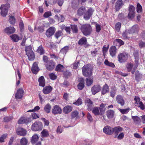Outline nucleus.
<instances>
[{
    "label": "nucleus",
    "mask_w": 145,
    "mask_h": 145,
    "mask_svg": "<svg viewBox=\"0 0 145 145\" xmlns=\"http://www.w3.org/2000/svg\"><path fill=\"white\" fill-rule=\"evenodd\" d=\"M105 63L106 65L112 67H114L115 66L113 63L109 62L107 60H105Z\"/></svg>",
    "instance_id": "3c124183"
},
{
    "label": "nucleus",
    "mask_w": 145,
    "mask_h": 145,
    "mask_svg": "<svg viewBox=\"0 0 145 145\" xmlns=\"http://www.w3.org/2000/svg\"><path fill=\"white\" fill-rule=\"evenodd\" d=\"M114 132L115 134L117 135L118 133L122 131L123 128L120 126H117L113 128Z\"/></svg>",
    "instance_id": "c756f323"
},
{
    "label": "nucleus",
    "mask_w": 145,
    "mask_h": 145,
    "mask_svg": "<svg viewBox=\"0 0 145 145\" xmlns=\"http://www.w3.org/2000/svg\"><path fill=\"white\" fill-rule=\"evenodd\" d=\"M49 76L50 79L52 80H55L57 78V76L53 73L50 74Z\"/></svg>",
    "instance_id": "bf43d9fd"
},
{
    "label": "nucleus",
    "mask_w": 145,
    "mask_h": 145,
    "mask_svg": "<svg viewBox=\"0 0 145 145\" xmlns=\"http://www.w3.org/2000/svg\"><path fill=\"white\" fill-rule=\"evenodd\" d=\"M80 82L78 85V88L80 90L84 88V79L83 78H80L79 80Z\"/></svg>",
    "instance_id": "cd10ccee"
},
{
    "label": "nucleus",
    "mask_w": 145,
    "mask_h": 145,
    "mask_svg": "<svg viewBox=\"0 0 145 145\" xmlns=\"http://www.w3.org/2000/svg\"><path fill=\"white\" fill-rule=\"evenodd\" d=\"M42 125L41 122L39 121L35 122L31 126V129L34 131L41 130L42 129Z\"/></svg>",
    "instance_id": "39448f33"
},
{
    "label": "nucleus",
    "mask_w": 145,
    "mask_h": 145,
    "mask_svg": "<svg viewBox=\"0 0 145 145\" xmlns=\"http://www.w3.org/2000/svg\"><path fill=\"white\" fill-rule=\"evenodd\" d=\"M69 47L68 46H65L61 49L60 52L63 54H65L68 50Z\"/></svg>",
    "instance_id": "8fccbe9b"
},
{
    "label": "nucleus",
    "mask_w": 145,
    "mask_h": 145,
    "mask_svg": "<svg viewBox=\"0 0 145 145\" xmlns=\"http://www.w3.org/2000/svg\"><path fill=\"white\" fill-rule=\"evenodd\" d=\"M114 44H118L120 46L123 45L124 44L123 42L120 39H116L114 41Z\"/></svg>",
    "instance_id": "58836bf2"
},
{
    "label": "nucleus",
    "mask_w": 145,
    "mask_h": 145,
    "mask_svg": "<svg viewBox=\"0 0 145 145\" xmlns=\"http://www.w3.org/2000/svg\"><path fill=\"white\" fill-rule=\"evenodd\" d=\"M109 52L110 55L114 57L115 56L116 53V47L114 46H112L111 47L109 50Z\"/></svg>",
    "instance_id": "393cba45"
},
{
    "label": "nucleus",
    "mask_w": 145,
    "mask_h": 145,
    "mask_svg": "<svg viewBox=\"0 0 145 145\" xmlns=\"http://www.w3.org/2000/svg\"><path fill=\"white\" fill-rule=\"evenodd\" d=\"M55 63L51 60L48 61L46 65V69L48 70H52L54 68Z\"/></svg>",
    "instance_id": "9d476101"
},
{
    "label": "nucleus",
    "mask_w": 145,
    "mask_h": 145,
    "mask_svg": "<svg viewBox=\"0 0 145 145\" xmlns=\"http://www.w3.org/2000/svg\"><path fill=\"white\" fill-rule=\"evenodd\" d=\"M79 63V62H76L72 64V67L74 69H77Z\"/></svg>",
    "instance_id": "e2e57ef3"
},
{
    "label": "nucleus",
    "mask_w": 145,
    "mask_h": 145,
    "mask_svg": "<svg viewBox=\"0 0 145 145\" xmlns=\"http://www.w3.org/2000/svg\"><path fill=\"white\" fill-rule=\"evenodd\" d=\"M133 66V65L131 63H129L127 64V68L128 71L129 72L131 70Z\"/></svg>",
    "instance_id": "680f3d73"
},
{
    "label": "nucleus",
    "mask_w": 145,
    "mask_h": 145,
    "mask_svg": "<svg viewBox=\"0 0 145 145\" xmlns=\"http://www.w3.org/2000/svg\"><path fill=\"white\" fill-rule=\"evenodd\" d=\"M134 100L135 101V106H138L140 101V98L138 96H135L134 98Z\"/></svg>",
    "instance_id": "09e8293b"
},
{
    "label": "nucleus",
    "mask_w": 145,
    "mask_h": 145,
    "mask_svg": "<svg viewBox=\"0 0 145 145\" xmlns=\"http://www.w3.org/2000/svg\"><path fill=\"white\" fill-rule=\"evenodd\" d=\"M17 135L20 136H25L26 134V131L24 129L18 128L17 130Z\"/></svg>",
    "instance_id": "6ab92c4d"
},
{
    "label": "nucleus",
    "mask_w": 145,
    "mask_h": 145,
    "mask_svg": "<svg viewBox=\"0 0 145 145\" xmlns=\"http://www.w3.org/2000/svg\"><path fill=\"white\" fill-rule=\"evenodd\" d=\"M101 87L99 85L94 86L91 89L92 94L94 95H95L99 92L101 90Z\"/></svg>",
    "instance_id": "4468645a"
},
{
    "label": "nucleus",
    "mask_w": 145,
    "mask_h": 145,
    "mask_svg": "<svg viewBox=\"0 0 145 145\" xmlns=\"http://www.w3.org/2000/svg\"><path fill=\"white\" fill-rule=\"evenodd\" d=\"M51 15V12L50 11H47L44 13L43 16L45 18H47Z\"/></svg>",
    "instance_id": "5fc2aeb1"
},
{
    "label": "nucleus",
    "mask_w": 145,
    "mask_h": 145,
    "mask_svg": "<svg viewBox=\"0 0 145 145\" xmlns=\"http://www.w3.org/2000/svg\"><path fill=\"white\" fill-rule=\"evenodd\" d=\"M71 28L73 31V32L75 33H76L78 31V29L76 25H71Z\"/></svg>",
    "instance_id": "603ef678"
},
{
    "label": "nucleus",
    "mask_w": 145,
    "mask_h": 145,
    "mask_svg": "<svg viewBox=\"0 0 145 145\" xmlns=\"http://www.w3.org/2000/svg\"><path fill=\"white\" fill-rule=\"evenodd\" d=\"M121 23L120 22L117 23L115 25V30L118 32H119L120 29L121 27Z\"/></svg>",
    "instance_id": "c03bdc74"
},
{
    "label": "nucleus",
    "mask_w": 145,
    "mask_h": 145,
    "mask_svg": "<svg viewBox=\"0 0 145 145\" xmlns=\"http://www.w3.org/2000/svg\"><path fill=\"white\" fill-rule=\"evenodd\" d=\"M123 5L122 0H118L116 3L115 8L116 10L118 11Z\"/></svg>",
    "instance_id": "dca6fc26"
},
{
    "label": "nucleus",
    "mask_w": 145,
    "mask_h": 145,
    "mask_svg": "<svg viewBox=\"0 0 145 145\" xmlns=\"http://www.w3.org/2000/svg\"><path fill=\"white\" fill-rule=\"evenodd\" d=\"M24 92L23 90L21 88L19 89L16 94L15 97L16 99H19L22 98Z\"/></svg>",
    "instance_id": "ddd939ff"
},
{
    "label": "nucleus",
    "mask_w": 145,
    "mask_h": 145,
    "mask_svg": "<svg viewBox=\"0 0 145 145\" xmlns=\"http://www.w3.org/2000/svg\"><path fill=\"white\" fill-rule=\"evenodd\" d=\"M129 13L128 17L129 19H131L133 18L135 16V8L132 5L129 6Z\"/></svg>",
    "instance_id": "0eeeda50"
},
{
    "label": "nucleus",
    "mask_w": 145,
    "mask_h": 145,
    "mask_svg": "<svg viewBox=\"0 0 145 145\" xmlns=\"http://www.w3.org/2000/svg\"><path fill=\"white\" fill-rule=\"evenodd\" d=\"M31 115L33 119H37L39 117L38 115L35 112L32 113Z\"/></svg>",
    "instance_id": "774afa93"
},
{
    "label": "nucleus",
    "mask_w": 145,
    "mask_h": 145,
    "mask_svg": "<svg viewBox=\"0 0 145 145\" xmlns=\"http://www.w3.org/2000/svg\"><path fill=\"white\" fill-rule=\"evenodd\" d=\"M31 71L33 72L35 74H37L39 71L38 65L36 62H35L33 64L31 68Z\"/></svg>",
    "instance_id": "5701e85b"
},
{
    "label": "nucleus",
    "mask_w": 145,
    "mask_h": 145,
    "mask_svg": "<svg viewBox=\"0 0 145 145\" xmlns=\"http://www.w3.org/2000/svg\"><path fill=\"white\" fill-rule=\"evenodd\" d=\"M27 140L25 137L23 138L20 140V143L22 145H26Z\"/></svg>",
    "instance_id": "de8ad7c7"
},
{
    "label": "nucleus",
    "mask_w": 145,
    "mask_h": 145,
    "mask_svg": "<svg viewBox=\"0 0 145 145\" xmlns=\"http://www.w3.org/2000/svg\"><path fill=\"white\" fill-rule=\"evenodd\" d=\"M29 122V119L25 117H22L20 118L18 121V124L27 123Z\"/></svg>",
    "instance_id": "4be33fe9"
},
{
    "label": "nucleus",
    "mask_w": 145,
    "mask_h": 145,
    "mask_svg": "<svg viewBox=\"0 0 145 145\" xmlns=\"http://www.w3.org/2000/svg\"><path fill=\"white\" fill-rule=\"evenodd\" d=\"M114 111L111 110H108L106 112V115L109 119L113 118L114 116Z\"/></svg>",
    "instance_id": "bb28decb"
},
{
    "label": "nucleus",
    "mask_w": 145,
    "mask_h": 145,
    "mask_svg": "<svg viewBox=\"0 0 145 145\" xmlns=\"http://www.w3.org/2000/svg\"><path fill=\"white\" fill-rule=\"evenodd\" d=\"M106 105V104H104L102 103L100 105V107H99V108L100 111V112H101L103 114L104 113L105 110V107Z\"/></svg>",
    "instance_id": "c9c22d12"
},
{
    "label": "nucleus",
    "mask_w": 145,
    "mask_h": 145,
    "mask_svg": "<svg viewBox=\"0 0 145 145\" xmlns=\"http://www.w3.org/2000/svg\"><path fill=\"white\" fill-rule=\"evenodd\" d=\"M95 27L96 31L97 32H99L101 30V25L97 24H95Z\"/></svg>",
    "instance_id": "69168bd1"
},
{
    "label": "nucleus",
    "mask_w": 145,
    "mask_h": 145,
    "mask_svg": "<svg viewBox=\"0 0 145 145\" xmlns=\"http://www.w3.org/2000/svg\"><path fill=\"white\" fill-rule=\"evenodd\" d=\"M82 103V100L80 98H79L76 102L74 103V104L78 106L81 105Z\"/></svg>",
    "instance_id": "4d7b16f0"
},
{
    "label": "nucleus",
    "mask_w": 145,
    "mask_h": 145,
    "mask_svg": "<svg viewBox=\"0 0 145 145\" xmlns=\"http://www.w3.org/2000/svg\"><path fill=\"white\" fill-rule=\"evenodd\" d=\"M56 31V28L54 27H52L48 29L46 32V35L48 37H50L54 34Z\"/></svg>",
    "instance_id": "9b49d317"
},
{
    "label": "nucleus",
    "mask_w": 145,
    "mask_h": 145,
    "mask_svg": "<svg viewBox=\"0 0 145 145\" xmlns=\"http://www.w3.org/2000/svg\"><path fill=\"white\" fill-rule=\"evenodd\" d=\"M78 112L77 111L75 110L73 111L71 113V116L72 118H75L76 119L79 118L78 115Z\"/></svg>",
    "instance_id": "473e14b6"
},
{
    "label": "nucleus",
    "mask_w": 145,
    "mask_h": 145,
    "mask_svg": "<svg viewBox=\"0 0 145 145\" xmlns=\"http://www.w3.org/2000/svg\"><path fill=\"white\" fill-rule=\"evenodd\" d=\"M81 31L86 36L89 35L92 31L91 27L89 24H85L82 25L81 27Z\"/></svg>",
    "instance_id": "f03ea898"
},
{
    "label": "nucleus",
    "mask_w": 145,
    "mask_h": 145,
    "mask_svg": "<svg viewBox=\"0 0 145 145\" xmlns=\"http://www.w3.org/2000/svg\"><path fill=\"white\" fill-rule=\"evenodd\" d=\"M132 118L134 122L136 124H138L141 122V120L140 118L137 116H132Z\"/></svg>",
    "instance_id": "4c0bfd02"
},
{
    "label": "nucleus",
    "mask_w": 145,
    "mask_h": 145,
    "mask_svg": "<svg viewBox=\"0 0 145 145\" xmlns=\"http://www.w3.org/2000/svg\"><path fill=\"white\" fill-rule=\"evenodd\" d=\"M39 137L37 134L34 135L32 137L31 142L32 144H35L38 141Z\"/></svg>",
    "instance_id": "72a5a7b5"
},
{
    "label": "nucleus",
    "mask_w": 145,
    "mask_h": 145,
    "mask_svg": "<svg viewBox=\"0 0 145 145\" xmlns=\"http://www.w3.org/2000/svg\"><path fill=\"white\" fill-rule=\"evenodd\" d=\"M64 66L60 64H58L56 67V70L57 71H63L64 69Z\"/></svg>",
    "instance_id": "ea45409f"
},
{
    "label": "nucleus",
    "mask_w": 145,
    "mask_h": 145,
    "mask_svg": "<svg viewBox=\"0 0 145 145\" xmlns=\"http://www.w3.org/2000/svg\"><path fill=\"white\" fill-rule=\"evenodd\" d=\"M93 77L86 78V80L87 86H90L93 83Z\"/></svg>",
    "instance_id": "2f4dec72"
},
{
    "label": "nucleus",
    "mask_w": 145,
    "mask_h": 145,
    "mask_svg": "<svg viewBox=\"0 0 145 145\" xmlns=\"http://www.w3.org/2000/svg\"><path fill=\"white\" fill-rule=\"evenodd\" d=\"M138 29V26L137 25H134L130 29V33H133L136 32Z\"/></svg>",
    "instance_id": "49530a36"
},
{
    "label": "nucleus",
    "mask_w": 145,
    "mask_h": 145,
    "mask_svg": "<svg viewBox=\"0 0 145 145\" xmlns=\"http://www.w3.org/2000/svg\"><path fill=\"white\" fill-rule=\"evenodd\" d=\"M135 78L137 80H138L141 78V76L139 72H136L135 73Z\"/></svg>",
    "instance_id": "338daca9"
},
{
    "label": "nucleus",
    "mask_w": 145,
    "mask_h": 145,
    "mask_svg": "<svg viewBox=\"0 0 145 145\" xmlns=\"http://www.w3.org/2000/svg\"><path fill=\"white\" fill-rule=\"evenodd\" d=\"M92 68L90 65H85L82 69L83 74L86 77L91 75L92 74Z\"/></svg>",
    "instance_id": "f257e3e1"
},
{
    "label": "nucleus",
    "mask_w": 145,
    "mask_h": 145,
    "mask_svg": "<svg viewBox=\"0 0 145 145\" xmlns=\"http://www.w3.org/2000/svg\"><path fill=\"white\" fill-rule=\"evenodd\" d=\"M137 106L142 110H144L145 108V106L143 103L141 101L139 103Z\"/></svg>",
    "instance_id": "0e129e2a"
},
{
    "label": "nucleus",
    "mask_w": 145,
    "mask_h": 145,
    "mask_svg": "<svg viewBox=\"0 0 145 145\" xmlns=\"http://www.w3.org/2000/svg\"><path fill=\"white\" fill-rule=\"evenodd\" d=\"M103 131L104 133L108 135H112L114 133L113 128L108 125L105 126L104 127Z\"/></svg>",
    "instance_id": "1a4fd4ad"
},
{
    "label": "nucleus",
    "mask_w": 145,
    "mask_h": 145,
    "mask_svg": "<svg viewBox=\"0 0 145 145\" xmlns=\"http://www.w3.org/2000/svg\"><path fill=\"white\" fill-rule=\"evenodd\" d=\"M94 10L92 8H89L87 11L84 13V18L86 20H88L91 17Z\"/></svg>",
    "instance_id": "423d86ee"
},
{
    "label": "nucleus",
    "mask_w": 145,
    "mask_h": 145,
    "mask_svg": "<svg viewBox=\"0 0 145 145\" xmlns=\"http://www.w3.org/2000/svg\"><path fill=\"white\" fill-rule=\"evenodd\" d=\"M9 7L10 5L8 3L1 5L0 8L1 10V15L2 16L5 17L7 16Z\"/></svg>",
    "instance_id": "20e7f679"
},
{
    "label": "nucleus",
    "mask_w": 145,
    "mask_h": 145,
    "mask_svg": "<svg viewBox=\"0 0 145 145\" xmlns=\"http://www.w3.org/2000/svg\"><path fill=\"white\" fill-rule=\"evenodd\" d=\"M62 110L61 108L57 105L55 106L52 110V112L54 114H60L61 113Z\"/></svg>",
    "instance_id": "f8f14e48"
},
{
    "label": "nucleus",
    "mask_w": 145,
    "mask_h": 145,
    "mask_svg": "<svg viewBox=\"0 0 145 145\" xmlns=\"http://www.w3.org/2000/svg\"><path fill=\"white\" fill-rule=\"evenodd\" d=\"M49 133L46 129H43L41 132V136L42 137H46L49 136Z\"/></svg>",
    "instance_id": "e433bc0d"
},
{
    "label": "nucleus",
    "mask_w": 145,
    "mask_h": 145,
    "mask_svg": "<svg viewBox=\"0 0 145 145\" xmlns=\"http://www.w3.org/2000/svg\"><path fill=\"white\" fill-rule=\"evenodd\" d=\"M109 89L108 86L105 84L103 87L101 93L103 94H105L107 93L109 91Z\"/></svg>",
    "instance_id": "7c9ffc66"
},
{
    "label": "nucleus",
    "mask_w": 145,
    "mask_h": 145,
    "mask_svg": "<svg viewBox=\"0 0 145 145\" xmlns=\"http://www.w3.org/2000/svg\"><path fill=\"white\" fill-rule=\"evenodd\" d=\"M72 110V107L70 106H65L63 109L64 112L65 114H68L71 112Z\"/></svg>",
    "instance_id": "c85d7f7f"
},
{
    "label": "nucleus",
    "mask_w": 145,
    "mask_h": 145,
    "mask_svg": "<svg viewBox=\"0 0 145 145\" xmlns=\"http://www.w3.org/2000/svg\"><path fill=\"white\" fill-rule=\"evenodd\" d=\"M86 103L88 106V109L89 111L91 110L93 103L89 98H87L86 100Z\"/></svg>",
    "instance_id": "2eb2a0df"
},
{
    "label": "nucleus",
    "mask_w": 145,
    "mask_h": 145,
    "mask_svg": "<svg viewBox=\"0 0 145 145\" xmlns=\"http://www.w3.org/2000/svg\"><path fill=\"white\" fill-rule=\"evenodd\" d=\"M16 22V19L14 16H10L9 22L10 24L14 25L15 24Z\"/></svg>",
    "instance_id": "37998d69"
},
{
    "label": "nucleus",
    "mask_w": 145,
    "mask_h": 145,
    "mask_svg": "<svg viewBox=\"0 0 145 145\" xmlns=\"http://www.w3.org/2000/svg\"><path fill=\"white\" fill-rule=\"evenodd\" d=\"M62 34V32L60 31H59L56 33L55 34V36L56 38L58 39L59 37L61 36Z\"/></svg>",
    "instance_id": "052dcab7"
},
{
    "label": "nucleus",
    "mask_w": 145,
    "mask_h": 145,
    "mask_svg": "<svg viewBox=\"0 0 145 145\" xmlns=\"http://www.w3.org/2000/svg\"><path fill=\"white\" fill-rule=\"evenodd\" d=\"M116 100L117 102L121 106H123L125 104V101L122 97L120 95H118L116 97Z\"/></svg>",
    "instance_id": "f3484780"
},
{
    "label": "nucleus",
    "mask_w": 145,
    "mask_h": 145,
    "mask_svg": "<svg viewBox=\"0 0 145 145\" xmlns=\"http://www.w3.org/2000/svg\"><path fill=\"white\" fill-rule=\"evenodd\" d=\"M87 41L86 39V37H83L81 39L78 41V44L80 45H82L85 44Z\"/></svg>",
    "instance_id": "79ce46f5"
},
{
    "label": "nucleus",
    "mask_w": 145,
    "mask_h": 145,
    "mask_svg": "<svg viewBox=\"0 0 145 145\" xmlns=\"http://www.w3.org/2000/svg\"><path fill=\"white\" fill-rule=\"evenodd\" d=\"M4 31L5 33L9 35L14 33L15 30L14 27L10 26L6 28Z\"/></svg>",
    "instance_id": "a211bd4d"
},
{
    "label": "nucleus",
    "mask_w": 145,
    "mask_h": 145,
    "mask_svg": "<svg viewBox=\"0 0 145 145\" xmlns=\"http://www.w3.org/2000/svg\"><path fill=\"white\" fill-rule=\"evenodd\" d=\"M137 12L138 13L140 12L142 10V6L139 3H138L137 4Z\"/></svg>",
    "instance_id": "864d4df0"
},
{
    "label": "nucleus",
    "mask_w": 145,
    "mask_h": 145,
    "mask_svg": "<svg viewBox=\"0 0 145 145\" xmlns=\"http://www.w3.org/2000/svg\"><path fill=\"white\" fill-rule=\"evenodd\" d=\"M52 88L50 86H48L44 87L42 90V91L44 94H48L52 91Z\"/></svg>",
    "instance_id": "a878e982"
},
{
    "label": "nucleus",
    "mask_w": 145,
    "mask_h": 145,
    "mask_svg": "<svg viewBox=\"0 0 145 145\" xmlns=\"http://www.w3.org/2000/svg\"><path fill=\"white\" fill-rule=\"evenodd\" d=\"M120 111L123 114H127L129 111V109L128 108L120 109Z\"/></svg>",
    "instance_id": "6e6d98bb"
},
{
    "label": "nucleus",
    "mask_w": 145,
    "mask_h": 145,
    "mask_svg": "<svg viewBox=\"0 0 145 145\" xmlns=\"http://www.w3.org/2000/svg\"><path fill=\"white\" fill-rule=\"evenodd\" d=\"M118 60L121 63L125 62L127 59V56L125 54L120 53L118 56Z\"/></svg>",
    "instance_id": "6e6552de"
},
{
    "label": "nucleus",
    "mask_w": 145,
    "mask_h": 145,
    "mask_svg": "<svg viewBox=\"0 0 145 145\" xmlns=\"http://www.w3.org/2000/svg\"><path fill=\"white\" fill-rule=\"evenodd\" d=\"M92 113L95 116L103 115L102 113L100 112L98 107H95L93 108L92 107Z\"/></svg>",
    "instance_id": "aec40b11"
},
{
    "label": "nucleus",
    "mask_w": 145,
    "mask_h": 145,
    "mask_svg": "<svg viewBox=\"0 0 145 145\" xmlns=\"http://www.w3.org/2000/svg\"><path fill=\"white\" fill-rule=\"evenodd\" d=\"M39 85L40 86L44 87L45 85V81L44 77L42 76L39 78L38 79Z\"/></svg>",
    "instance_id": "b1692460"
},
{
    "label": "nucleus",
    "mask_w": 145,
    "mask_h": 145,
    "mask_svg": "<svg viewBox=\"0 0 145 145\" xmlns=\"http://www.w3.org/2000/svg\"><path fill=\"white\" fill-rule=\"evenodd\" d=\"M37 52L38 53H39L40 54H44V50L43 49V48L41 46H39L38 48Z\"/></svg>",
    "instance_id": "a18cd8bd"
},
{
    "label": "nucleus",
    "mask_w": 145,
    "mask_h": 145,
    "mask_svg": "<svg viewBox=\"0 0 145 145\" xmlns=\"http://www.w3.org/2000/svg\"><path fill=\"white\" fill-rule=\"evenodd\" d=\"M10 37L12 41L14 42H17L19 39V37L16 34H13L10 36Z\"/></svg>",
    "instance_id": "f704fd0d"
},
{
    "label": "nucleus",
    "mask_w": 145,
    "mask_h": 145,
    "mask_svg": "<svg viewBox=\"0 0 145 145\" xmlns=\"http://www.w3.org/2000/svg\"><path fill=\"white\" fill-rule=\"evenodd\" d=\"M25 51L29 59L30 60H33L34 59L35 56L32 50L31 46L29 45L26 46L25 48Z\"/></svg>",
    "instance_id": "7ed1b4c3"
},
{
    "label": "nucleus",
    "mask_w": 145,
    "mask_h": 145,
    "mask_svg": "<svg viewBox=\"0 0 145 145\" xmlns=\"http://www.w3.org/2000/svg\"><path fill=\"white\" fill-rule=\"evenodd\" d=\"M40 109V107L39 106H36L34 108V109L29 110L27 112H35L37 111H38Z\"/></svg>",
    "instance_id": "13d9d810"
},
{
    "label": "nucleus",
    "mask_w": 145,
    "mask_h": 145,
    "mask_svg": "<svg viewBox=\"0 0 145 145\" xmlns=\"http://www.w3.org/2000/svg\"><path fill=\"white\" fill-rule=\"evenodd\" d=\"M51 106L50 105L48 104L45 106L44 108V111L47 113H49L50 112V110L51 109Z\"/></svg>",
    "instance_id": "a19ab883"
},
{
    "label": "nucleus",
    "mask_w": 145,
    "mask_h": 145,
    "mask_svg": "<svg viewBox=\"0 0 145 145\" xmlns=\"http://www.w3.org/2000/svg\"><path fill=\"white\" fill-rule=\"evenodd\" d=\"M85 11V7H80L78 9L77 14L78 16H80L84 14Z\"/></svg>",
    "instance_id": "412c9836"
}]
</instances>
